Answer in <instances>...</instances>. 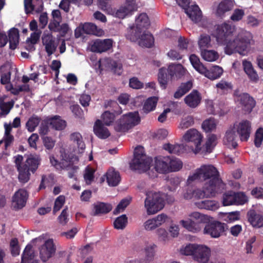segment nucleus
I'll return each instance as SVG.
<instances>
[{
  "label": "nucleus",
  "mask_w": 263,
  "mask_h": 263,
  "mask_svg": "<svg viewBox=\"0 0 263 263\" xmlns=\"http://www.w3.org/2000/svg\"><path fill=\"white\" fill-rule=\"evenodd\" d=\"M168 161L169 173L178 171L182 167V161L177 158L168 157Z\"/></svg>",
  "instance_id": "ea45409f"
},
{
  "label": "nucleus",
  "mask_w": 263,
  "mask_h": 263,
  "mask_svg": "<svg viewBox=\"0 0 263 263\" xmlns=\"http://www.w3.org/2000/svg\"><path fill=\"white\" fill-rule=\"evenodd\" d=\"M24 9L26 14H32L33 11L36 13H41L43 10L42 0H24Z\"/></svg>",
  "instance_id": "2eb2a0df"
},
{
  "label": "nucleus",
  "mask_w": 263,
  "mask_h": 263,
  "mask_svg": "<svg viewBox=\"0 0 263 263\" xmlns=\"http://www.w3.org/2000/svg\"><path fill=\"white\" fill-rule=\"evenodd\" d=\"M95 134L100 139H106L110 136L108 129L105 127L100 120L98 119L93 126Z\"/></svg>",
  "instance_id": "a878e982"
},
{
  "label": "nucleus",
  "mask_w": 263,
  "mask_h": 263,
  "mask_svg": "<svg viewBox=\"0 0 263 263\" xmlns=\"http://www.w3.org/2000/svg\"><path fill=\"white\" fill-rule=\"evenodd\" d=\"M216 124L213 118H210L203 121L202 127L205 132H209L216 128Z\"/></svg>",
  "instance_id": "603ef678"
},
{
  "label": "nucleus",
  "mask_w": 263,
  "mask_h": 263,
  "mask_svg": "<svg viewBox=\"0 0 263 263\" xmlns=\"http://www.w3.org/2000/svg\"><path fill=\"white\" fill-rule=\"evenodd\" d=\"M184 12L195 23H197L201 20V11L198 6L196 5L185 8Z\"/></svg>",
  "instance_id": "bb28decb"
},
{
  "label": "nucleus",
  "mask_w": 263,
  "mask_h": 263,
  "mask_svg": "<svg viewBox=\"0 0 263 263\" xmlns=\"http://www.w3.org/2000/svg\"><path fill=\"white\" fill-rule=\"evenodd\" d=\"M206 223L203 229L204 234L209 235L212 238H218L223 235H226V232L228 230L227 224L217 220Z\"/></svg>",
  "instance_id": "9d476101"
},
{
  "label": "nucleus",
  "mask_w": 263,
  "mask_h": 263,
  "mask_svg": "<svg viewBox=\"0 0 263 263\" xmlns=\"http://www.w3.org/2000/svg\"><path fill=\"white\" fill-rule=\"evenodd\" d=\"M130 201L127 199H123L118 204L114 211V214H118L120 212L123 211L129 204Z\"/></svg>",
  "instance_id": "e2e57ef3"
},
{
  "label": "nucleus",
  "mask_w": 263,
  "mask_h": 263,
  "mask_svg": "<svg viewBox=\"0 0 263 263\" xmlns=\"http://www.w3.org/2000/svg\"><path fill=\"white\" fill-rule=\"evenodd\" d=\"M102 121L104 124L109 126L111 125L115 119V115L114 113L109 111H105L101 116Z\"/></svg>",
  "instance_id": "864d4df0"
},
{
  "label": "nucleus",
  "mask_w": 263,
  "mask_h": 263,
  "mask_svg": "<svg viewBox=\"0 0 263 263\" xmlns=\"http://www.w3.org/2000/svg\"><path fill=\"white\" fill-rule=\"evenodd\" d=\"M201 99V96L199 91L194 89L184 98V101L188 106L194 108L200 104Z\"/></svg>",
  "instance_id": "6ab92c4d"
},
{
  "label": "nucleus",
  "mask_w": 263,
  "mask_h": 263,
  "mask_svg": "<svg viewBox=\"0 0 263 263\" xmlns=\"http://www.w3.org/2000/svg\"><path fill=\"white\" fill-rule=\"evenodd\" d=\"M185 73V69L181 64H171L167 68L162 67L159 69L158 80L160 86L163 89L166 88L169 80L174 77L180 78Z\"/></svg>",
  "instance_id": "20e7f679"
},
{
  "label": "nucleus",
  "mask_w": 263,
  "mask_h": 263,
  "mask_svg": "<svg viewBox=\"0 0 263 263\" xmlns=\"http://www.w3.org/2000/svg\"><path fill=\"white\" fill-rule=\"evenodd\" d=\"M211 37L209 35L202 34L200 35L198 41V45L201 51L205 50L211 46Z\"/></svg>",
  "instance_id": "de8ad7c7"
},
{
  "label": "nucleus",
  "mask_w": 263,
  "mask_h": 263,
  "mask_svg": "<svg viewBox=\"0 0 263 263\" xmlns=\"http://www.w3.org/2000/svg\"><path fill=\"white\" fill-rule=\"evenodd\" d=\"M55 251L53 242L51 239L46 240L40 250V258L43 262L46 261L50 258Z\"/></svg>",
  "instance_id": "dca6fc26"
},
{
  "label": "nucleus",
  "mask_w": 263,
  "mask_h": 263,
  "mask_svg": "<svg viewBox=\"0 0 263 263\" xmlns=\"http://www.w3.org/2000/svg\"><path fill=\"white\" fill-rule=\"evenodd\" d=\"M190 216L192 219L182 220L180 223L189 231L193 233L199 232L202 228L203 224L209 221L207 216L197 212L192 213Z\"/></svg>",
  "instance_id": "6e6552de"
},
{
  "label": "nucleus",
  "mask_w": 263,
  "mask_h": 263,
  "mask_svg": "<svg viewBox=\"0 0 263 263\" xmlns=\"http://www.w3.org/2000/svg\"><path fill=\"white\" fill-rule=\"evenodd\" d=\"M49 125H50V121H49V119H46L43 120L41 122L40 129H39V133L42 136H45L47 135L49 132Z\"/></svg>",
  "instance_id": "680f3d73"
},
{
  "label": "nucleus",
  "mask_w": 263,
  "mask_h": 263,
  "mask_svg": "<svg viewBox=\"0 0 263 263\" xmlns=\"http://www.w3.org/2000/svg\"><path fill=\"white\" fill-rule=\"evenodd\" d=\"M131 12V9H128L126 7L122 6L116 11L115 15L119 18H124L127 14Z\"/></svg>",
  "instance_id": "0e129e2a"
},
{
  "label": "nucleus",
  "mask_w": 263,
  "mask_h": 263,
  "mask_svg": "<svg viewBox=\"0 0 263 263\" xmlns=\"http://www.w3.org/2000/svg\"><path fill=\"white\" fill-rule=\"evenodd\" d=\"M32 248L31 245H28L26 246L22 255L21 263H30L34 260L35 255Z\"/></svg>",
  "instance_id": "c9c22d12"
},
{
  "label": "nucleus",
  "mask_w": 263,
  "mask_h": 263,
  "mask_svg": "<svg viewBox=\"0 0 263 263\" xmlns=\"http://www.w3.org/2000/svg\"><path fill=\"white\" fill-rule=\"evenodd\" d=\"M211 184H204L203 190L196 189L194 190V197L196 199H201L204 197H214L217 194L222 192L211 187Z\"/></svg>",
  "instance_id": "4468645a"
},
{
  "label": "nucleus",
  "mask_w": 263,
  "mask_h": 263,
  "mask_svg": "<svg viewBox=\"0 0 263 263\" xmlns=\"http://www.w3.org/2000/svg\"><path fill=\"white\" fill-rule=\"evenodd\" d=\"M235 193L232 191H229L223 195L222 203L224 206H228L235 204L236 201Z\"/></svg>",
  "instance_id": "c03bdc74"
},
{
  "label": "nucleus",
  "mask_w": 263,
  "mask_h": 263,
  "mask_svg": "<svg viewBox=\"0 0 263 263\" xmlns=\"http://www.w3.org/2000/svg\"><path fill=\"white\" fill-rule=\"evenodd\" d=\"M201 74L204 75L205 77L211 80H215L221 77L223 73V69L218 66L212 67L210 70L208 69L206 67H202Z\"/></svg>",
  "instance_id": "5701e85b"
},
{
  "label": "nucleus",
  "mask_w": 263,
  "mask_h": 263,
  "mask_svg": "<svg viewBox=\"0 0 263 263\" xmlns=\"http://www.w3.org/2000/svg\"><path fill=\"white\" fill-rule=\"evenodd\" d=\"M140 122L138 111L129 112L122 116L115 124V129L118 132H126Z\"/></svg>",
  "instance_id": "1a4fd4ad"
},
{
  "label": "nucleus",
  "mask_w": 263,
  "mask_h": 263,
  "mask_svg": "<svg viewBox=\"0 0 263 263\" xmlns=\"http://www.w3.org/2000/svg\"><path fill=\"white\" fill-rule=\"evenodd\" d=\"M233 127L242 142H247L251 132V123L247 120H242L234 124Z\"/></svg>",
  "instance_id": "9b49d317"
},
{
  "label": "nucleus",
  "mask_w": 263,
  "mask_h": 263,
  "mask_svg": "<svg viewBox=\"0 0 263 263\" xmlns=\"http://www.w3.org/2000/svg\"><path fill=\"white\" fill-rule=\"evenodd\" d=\"M92 206L93 209L91 215L93 216L107 214L112 210V206L110 204L103 202H97L93 203Z\"/></svg>",
  "instance_id": "aec40b11"
},
{
  "label": "nucleus",
  "mask_w": 263,
  "mask_h": 263,
  "mask_svg": "<svg viewBox=\"0 0 263 263\" xmlns=\"http://www.w3.org/2000/svg\"><path fill=\"white\" fill-rule=\"evenodd\" d=\"M240 102L243 106V109L248 113H250L256 105V101L248 93H243L239 96Z\"/></svg>",
  "instance_id": "4be33fe9"
},
{
  "label": "nucleus",
  "mask_w": 263,
  "mask_h": 263,
  "mask_svg": "<svg viewBox=\"0 0 263 263\" xmlns=\"http://www.w3.org/2000/svg\"><path fill=\"white\" fill-rule=\"evenodd\" d=\"M263 140V128L259 127L255 133L254 144L256 147H259Z\"/></svg>",
  "instance_id": "052dcab7"
},
{
  "label": "nucleus",
  "mask_w": 263,
  "mask_h": 263,
  "mask_svg": "<svg viewBox=\"0 0 263 263\" xmlns=\"http://www.w3.org/2000/svg\"><path fill=\"white\" fill-rule=\"evenodd\" d=\"M154 43V38L151 33H143L139 41V44L142 47H151Z\"/></svg>",
  "instance_id": "58836bf2"
},
{
  "label": "nucleus",
  "mask_w": 263,
  "mask_h": 263,
  "mask_svg": "<svg viewBox=\"0 0 263 263\" xmlns=\"http://www.w3.org/2000/svg\"><path fill=\"white\" fill-rule=\"evenodd\" d=\"M202 180L205 184H211V187L222 192L225 189L226 184L223 183L217 170L213 165H203L200 168Z\"/></svg>",
  "instance_id": "7ed1b4c3"
},
{
  "label": "nucleus",
  "mask_w": 263,
  "mask_h": 263,
  "mask_svg": "<svg viewBox=\"0 0 263 263\" xmlns=\"http://www.w3.org/2000/svg\"><path fill=\"white\" fill-rule=\"evenodd\" d=\"M193 87V84L191 81H187L186 83H182L177 89L174 95L176 99H179L184 94L187 93Z\"/></svg>",
  "instance_id": "4c0bfd02"
},
{
  "label": "nucleus",
  "mask_w": 263,
  "mask_h": 263,
  "mask_svg": "<svg viewBox=\"0 0 263 263\" xmlns=\"http://www.w3.org/2000/svg\"><path fill=\"white\" fill-rule=\"evenodd\" d=\"M112 43L113 41L112 39H96L91 42L90 50L91 51L96 53L104 52L112 48Z\"/></svg>",
  "instance_id": "f8f14e48"
},
{
  "label": "nucleus",
  "mask_w": 263,
  "mask_h": 263,
  "mask_svg": "<svg viewBox=\"0 0 263 263\" xmlns=\"http://www.w3.org/2000/svg\"><path fill=\"white\" fill-rule=\"evenodd\" d=\"M104 177H106L108 184L111 186H117L121 181L119 172L112 168L107 171Z\"/></svg>",
  "instance_id": "393cba45"
},
{
  "label": "nucleus",
  "mask_w": 263,
  "mask_h": 263,
  "mask_svg": "<svg viewBox=\"0 0 263 263\" xmlns=\"http://www.w3.org/2000/svg\"><path fill=\"white\" fill-rule=\"evenodd\" d=\"M233 7V3L231 0H224L221 1L218 5L216 14L219 16H221L226 12L229 11L232 9Z\"/></svg>",
  "instance_id": "2f4dec72"
},
{
  "label": "nucleus",
  "mask_w": 263,
  "mask_h": 263,
  "mask_svg": "<svg viewBox=\"0 0 263 263\" xmlns=\"http://www.w3.org/2000/svg\"><path fill=\"white\" fill-rule=\"evenodd\" d=\"M194 124L193 118L191 116L183 119L180 124V127L182 129H186Z\"/></svg>",
  "instance_id": "338daca9"
},
{
  "label": "nucleus",
  "mask_w": 263,
  "mask_h": 263,
  "mask_svg": "<svg viewBox=\"0 0 263 263\" xmlns=\"http://www.w3.org/2000/svg\"><path fill=\"white\" fill-rule=\"evenodd\" d=\"M142 29L137 26H132L128 31L126 37L132 42H136L140 39Z\"/></svg>",
  "instance_id": "f704fd0d"
},
{
  "label": "nucleus",
  "mask_w": 263,
  "mask_h": 263,
  "mask_svg": "<svg viewBox=\"0 0 263 263\" xmlns=\"http://www.w3.org/2000/svg\"><path fill=\"white\" fill-rule=\"evenodd\" d=\"M144 201V206L148 215L154 214L164 206V201L159 193L147 192Z\"/></svg>",
  "instance_id": "0eeeda50"
},
{
  "label": "nucleus",
  "mask_w": 263,
  "mask_h": 263,
  "mask_svg": "<svg viewBox=\"0 0 263 263\" xmlns=\"http://www.w3.org/2000/svg\"><path fill=\"white\" fill-rule=\"evenodd\" d=\"M41 159L37 155H30L25 162L23 163V166L17 168L18 173V179L20 182L25 183L30 180V173H34L37 169L40 164Z\"/></svg>",
  "instance_id": "39448f33"
},
{
  "label": "nucleus",
  "mask_w": 263,
  "mask_h": 263,
  "mask_svg": "<svg viewBox=\"0 0 263 263\" xmlns=\"http://www.w3.org/2000/svg\"><path fill=\"white\" fill-rule=\"evenodd\" d=\"M42 43L48 56L53 54L57 50L58 44L51 34H44L42 37Z\"/></svg>",
  "instance_id": "f3484780"
},
{
  "label": "nucleus",
  "mask_w": 263,
  "mask_h": 263,
  "mask_svg": "<svg viewBox=\"0 0 263 263\" xmlns=\"http://www.w3.org/2000/svg\"><path fill=\"white\" fill-rule=\"evenodd\" d=\"M68 210V207H65L58 217V222L62 226H65L69 221V219Z\"/></svg>",
  "instance_id": "6e6d98bb"
},
{
  "label": "nucleus",
  "mask_w": 263,
  "mask_h": 263,
  "mask_svg": "<svg viewBox=\"0 0 263 263\" xmlns=\"http://www.w3.org/2000/svg\"><path fill=\"white\" fill-rule=\"evenodd\" d=\"M48 119L50 121V125L53 128L56 130H63L66 126V121L61 119L59 116H55L52 118Z\"/></svg>",
  "instance_id": "e433bc0d"
},
{
  "label": "nucleus",
  "mask_w": 263,
  "mask_h": 263,
  "mask_svg": "<svg viewBox=\"0 0 263 263\" xmlns=\"http://www.w3.org/2000/svg\"><path fill=\"white\" fill-rule=\"evenodd\" d=\"M190 61L194 68L201 73L202 71V67L204 66L200 62L198 57L194 54H191L190 57Z\"/></svg>",
  "instance_id": "3c124183"
},
{
  "label": "nucleus",
  "mask_w": 263,
  "mask_h": 263,
  "mask_svg": "<svg viewBox=\"0 0 263 263\" xmlns=\"http://www.w3.org/2000/svg\"><path fill=\"white\" fill-rule=\"evenodd\" d=\"M136 25L141 29L147 28L150 25L149 18L146 13H141L136 19Z\"/></svg>",
  "instance_id": "79ce46f5"
},
{
  "label": "nucleus",
  "mask_w": 263,
  "mask_h": 263,
  "mask_svg": "<svg viewBox=\"0 0 263 263\" xmlns=\"http://www.w3.org/2000/svg\"><path fill=\"white\" fill-rule=\"evenodd\" d=\"M216 87L218 93L227 95L232 91L233 85L231 82L222 79L216 84Z\"/></svg>",
  "instance_id": "c756f323"
},
{
  "label": "nucleus",
  "mask_w": 263,
  "mask_h": 263,
  "mask_svg": "<svg viewBox=\"0 0 263 263\" xmlns=\"http://www.w3.org/2000/svg\"><path fill=\"white\" fill-rule=\"evenodd\" d=\"M234 31V26L224 23L217 26L215 37L219 44L226 45L224 51L226 54L231 55L238 52L241 55H245L250 45L251 34L249 32L241 31L231 41L230 37Z\"/></svg>",
  "instance_id": "f257e3e1"
},
{
  "label": "nucleus",
  "mask_w": 263,
  "mask_h": 263,
  "mask_svg": "<svg viewBox=\"0 0 263 263\" xmlns=\"http://www.w3.org/2000/svg\"><path fill=\"white\" fill-rule=\"evenodd\" d=\"M127 224V217L126 215L123 214L117 217L114 222V226L116 229H123Z\"/></svg>",
  "instance_id": "09e8293b"
},
{
  "label": "nucleus",
  "mask_w": 263,
  "mask_h": 263,
  "mask_svg": "<svg viewBox=\"0 0 263 263\" xmlns=\"http://www.w3.org/2000/svg\"><path fill=\"white\" fill-rule=\"evenodd\" d=\"M70 139L73 142H76L78 148L82 152L85 148V144L83 141L82 135L79 133H73L70 135Z\"/></svg>",
  "instance_id": "a18cd8bd"
},
{
  "label": "nucleus",
  "mask_w": 263,
  "mask_h": 263,
  "mask_svg": "<svg viewBox=\"0 0 263 263\" xmlns=\"http://www.w3.org/2000/svg\"><path fill=\"white\" fill-rule=\"evenodd\" d=\"M163 148L168 151L170 154H175L178 155L183 153L185 150L183 144H171L165 143L163 145Z\"/></svg>",
  "instance_id": "72a5a7b5"
},
{
  "label": "nucleus",
  "mask_w": 263,
  "mask_h": 263,
  "mask_svg": "<svg viewBox=\"0 0 263 263\" xmlns=\"http://www.w3.org/2000/svg\"><path fill=\"white\" fill-rule=\"evenodd\" d=\"M10 90L13 95H18L20 92H29L30 89L28 84H23L17 87H14L12 85H11Z\"/></svg>",
  "instance_id": "4d7b16f0"
},
{
  "label": "nucleus",
  "mask_w": 263,
  "mask_h": 263,
  "mask_svg": "<svg viewBox=\"0 0 263 263\" xmlns=\"http://www.w3.org/2000/svg\"><path fill=\"white\" fill-rule=\"evenodd\" d=\"M210 255V250L208 247L198 245L194 253V258L198 262L206 263L209 260Z\"/></svg>",
  "instance_id": "412c9836"
},
{
  "label": "nucleus",
  "mask_w": 263,
  "mask_h": 263,
  "mask_svg": "<svg viewBox=\"0 0 263 263\" xmlns=\"http://www.w3.org/2000/svg\"><path fill=\"white\" fill-rule=\"evenodd\" d=\"M158 100V98L156 97H149L146 99L143 107L144 112L148 113L154 110L157 104Z\"/></svg>",
  "instance_id": "a19ab883"
},
{
  "label": "nucleus",
  "mask_w": 263,
  "mask_h": 263,
  "mask_svg": "<svg viewBox=\"0 0 263 263\" xmlns=\"http://www.w3.org/2000/svg\"><path fill=\"white\" fill-rule=\"evenodd\" d=\"M41 121V118L36 116H33L30 117L26 124L28 130L30 132H33L34 131L35 128L38 126Z\"/></svg>",
  "instance_id": "49530a36"
},
{
  "label": "nucleus",
  "mask_w": 263,
  "mask_h": 263,
  "mask_svg": "<svg viewBox=\"0 0 263 263\" xmlns=\"http://www.w3.org/2000/svg\"><path fill=\"white\" fill-rule=\"evenodd\" d=\"M9 48L14 50L18 44L19 31L15 28H11L8 33Z\"/></svg>",
  "instance_id": "7c9ffc66"
},
{
  "label": "nucleus",
  "mask_w": 263,
  "mask_h": 263,
  "mask_svg": "<svg viewBox=\"0 0 263 263\" xmlns=\"http://www.w3.org/2000/svg\"><path fill=\"white\" fill-rule=\"evenodd\" d=\"M13 106L14 102L13 101L4 102L0 100V109L1 110V114L4 116L7 115L9 113L10 110L13 108Z\"/></svg>",
  "instance_id": "8fccbe9b"
},
{
  "label": "nucleus",
  "mask_w": 263,
  "mask_h": 263,
  "mask_svg": "<svg viewBox=\"0 0 263 263\" xmlns=\"http://www.w3.org/2000/svg\"><path fill=\"white\" fill-rule=\"evenodd\" d=\"M28 194L24 189H19L12 197V203L15 210L22 209L26 205Z\"/></svg>",
  "instance_id": "ddd939ff"
},
{
  "label": "nucleus",
  "mask_w": 263,
  "mask_h": 263,
  "mask_svg": "<svg viewBox=\"0 0 263 263\" xmlns=\"http://www.w3.org/2000/svg\"><path fill=\"white\" fill-rule=\"evenodd\" d=\"M249 222L254 228H261L263 226V217L257 214L254 210H250L247 213Z\"/></svg>",
  "instance_id": "b1692460"
},
{
  "label": "nucleus",
  "mask_w": 263,
  "mask_h": 263,
  "mask_svg": "<svg viewBox=\"0 0 263 263\" xmlns=\"http://www.w3.org/2000/svg\"><path fill=\"white\" fill-rule=\"evenodd\" d=\"M129 85L134 89H140L143 87V84L136 77H133L129 79Z\"/></svg>",
  "instance_id": "69168bd1"
},
{
  "label": "nucleus",
  "mask_w": 263,
  "mask_h": 263,
  "mask_svg": "<svg viewBox=\"0 0 263 263\" xmlns=\"http://www.w3.org/2000/svg\"><path fill=\"white\" fill-rule=\"evenodd\" d=\"M201 55L204 60L208 62L215 61L219 58L218 53L212 50H203L201 51Z\"/></svg>",
  "instance_id": "37998d69"
},
{
  "label": "nucleus",
  "mask_w": 263,
  "mask_h": 263,
  "mask_svg": "<svg viewBox=\"0 0 263 263\" xmlns=\"http://www.w3.org/2000/svg\"><path fill=\"white\" fill-rule=\"evenodd\" d=\"M198 246L195 244H189L185 247L182 248L180 252L182 254L185 255H193L194 256Z\"/></svg>",
  "instance_id": "bf43d9fd"
},
{
  "label": "nucleus",
  "mask_w": 263,
  "mask_h": 263,
  "mask_svg": "<svg viewBox=\"0 0 263 263\" xmlns=\"http://www.w3.org/2000/svg\"><path fill=\"white\" fill-rule=\"evenodd\" d=\"M84 33L88 34H97V27L91 23H85L82 25Z\"/></svg>",
  "instance_id": "5fc2aeb1"
},
{
  "label": "nucleus",
  "mask_w": 263,
  "mask_h": 263,
  "mask_svg": "<svg viewBox=\"0 0 263 263\" xmlns=\"http://www.w3.org/2000/svg\"><path fill=\"white\" fill-rule=\"evenodd\" d=\"M152 161L151 158L146 155L144 147L137 146L134 150V158L130 167L132 170L145 172L149 168Z\"/></svg>",
  "instance_id": "423d86ee"
},
{
  "label": "nucleus",
  "mask_w": 263,
  "mask_h": 263,
  "mask_svg": "<svg viewBox=\"0 0 263 263\" xmlns=\"http://www.w3.org/2000/svg\"><path fill=\"white\" fill-rule=\"evenodd\" d=\"M41 34V31L40 30L32 32L30 37L27 39L26 42L27 43L29 42L32 45L36 44L40 39Z\"/></svg>",
  "instance_id": "774afa93"
},
{
  "label": "nucleus",
  "mask_w": 263,
  "mask_h": 263,
  "mask_svg": "<svg viewBox=\"0 0 263 263\" xmlns=\"http://www.w3.org/2000/svg\"><path fill=\"white\" fill-rule=\"evenodd\" d=\"M65 202V198L64 196L60 195L54 201L53 209V214H55L57 212L60 211L64 205Z\"/></svg>",
  "instance_id": "13d9d810"
},
{
  "label": "nucleus",
  "mask_w": 263,
  "mask_h": 263,
  "mask_svg": "<svg viewBox=\"0 0 263 263\" xmlns=\"http://www.w3.org/2000/svg\"><path fill=\"white\" fill-rule=\"evenodd\" d=\"M62 20L53 19L48 25V28L52 32H59L62 36L65 35L68 32L69 26L66 23L60 25Z\"/></svg>",
  "instance_id": "a211bd4d"
},
{
  "label": "nucleus",
  "mask_w": 263,
  "mask_h": 263,
  "mask_svg": "<svg viewBox=\"0 0 263 263\" xmlns=\"http://www.w3.org/2000/svg\"><path fill=\"white\" fill-rule=\"evenodd\" d=\"M236 133L233 127L227 131L223 139V141L226 145H231L233 148H235L237 146V144L235 141Z\"/></svg>",
  "instance_id": "473e14b6"
},
{
  "label": "nucleus",
  "mask_w": 263,
  "mask_h": 263,
  "mask_svg": "<svg viewBox=\"0 0 263 263\" xmlns=\"http://www.w3.org/2000/svg\"><path fill=\"white\" fill-rule=\"evenodd\" d=\"M196 205L199 209L211 211L217 210L219 205L217 201L211 200H204L195 203Z\"/></svg>",
  "instance_id": "c85d7f7f"
},
{
  "label": "nucleus",
  "mask_w": 263,
  "mask_h": 263,
  "mask_svg": "<svg viewBox=\"0 0 263 263\" xmlns=\"http://www.w3.org/2000/svg\"><path fill=\"white\" fill-rule=\"evenodd\" d=\"M168 157L162 158H156L155 169L157 173L165 174L169 173L168 170Z\"/></svg>",
  "instance_id": "cd10ccee"
},
{
  "label": "nucleus",
  "mask_w": 263,
  "mask_h": 263,
  "mask_svg": "<svg viewBox=\"0 0 263 263\" xmlns=\"http://www.w3.org/2000/svg\"><path fill=\"white\" fill-rule=\"evenodd\" d=\"M183 138L186 142H191L195 145L193 148V152L196 154L206 155L212 152L216 145L217 140L216 136L214 134L209 135L205 145L201 146V142L203 137L202 135L196 129L192 128L188 130L184 135Z\"/></svg>",
  "instance_id": "f03ea898"
}]
</instances>
